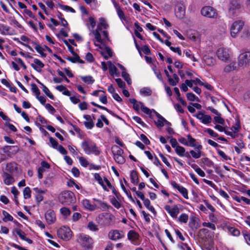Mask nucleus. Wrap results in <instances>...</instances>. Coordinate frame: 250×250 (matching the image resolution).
<instances>
[{"mask_svg":"<svg viewBox=\"0 0 250 250\" xmlns=\"http://www.w3.org/2000/svg\"><path fill=\"white\" fill-rule=\"evenodd\" d=\"M81 146L84 152L88 155L94 154L95 155H99L101 153L96 144L91 140L83 141Z\"/></svg>","mask_w":250,"mask_h":250,"instance_id":"nucleus-1","label":"nucleus"},{"mask_svg":"<svg viewBox=\"0 0 250 250\" xmlns=\"http://www.w3.org/2000/svg\"><path fill=\"white\" fill-rule=\"evenodd\" d=\"M59 201L62 204L68 205L74 203L76 198L73 192L70 190L62 191L59 195Z\"/></svg>","mask_w":250,"mask_h":250,"instance_id":"nucleus-2","label":"nucleus"},{"mask_svg":"<svg viewBox=\"0 0 250 250\" xmlns=\"http://www.w3.org/2000/svg\"><path fill=\"white\" fill-rule=\"evenodd\" d=\"M77 241L83 247L88 249L92 247L94 243L93 239L90 236L83 233L77 235Z\"/></svg>","mask_w":250,"mask_h":250,"instance_id":"nucleus-3","label":"nucleus"},{"mask_svg":"<svg viewBox=\"0 0 250 250\" xmlns=\"http://www.w3.org/2000/svg\"><path fill=\"white\" fill-rule=\"evenodd\" d=\"M238 60V65L239 67H245L250 66V52L247 51L241 53Z\"/></svg>","mask_w":250,"mask_h":250,"instance_id":"nucleus-4","label":"nucleus"},{"mask_svg":"<svg viewBox=\"0 0 250 250\" xmlns=\"http://www.w3.org/2000/svg\"><path fill=\"white\" fill-rule=\"evenodd\" d=\"M244 25V22L242 21L239 20L234 21L230 27L231 36L235 38L243 29Z\"/></svg>","mask_w":250,"mask_h":250,"instance_id":"nucleus-5","label":"nucleus"},{"mask_svg":"<svg viewBox=\"0 0 250 250\" xmlns=\"http://www.w3.org/2000/svg\"><path fill=\"white\" fill-rule=\"evenodd\" d=\"M201 13L202 15L209 18H216L217 13L216 10L211 6H205L202 8Z\"/></svg>","mask_w":250,"mask_h":250,"instance_id":"nucleus-6","label":"nucleus"},{"mask_svg":"<svg viewBox=\"0 0 250 250\" xmlns=\"http://www.w3.org/2000/svg\"><path fill=\"white\" fill-rule=\"evenodd\" d=\"M71 231L68 228H60L57 230L58 237L65 241L69 240L71 237Z\"/></svg>","mask_w":250,"mask_h":250,"instance_id":"nucleus-7","label":"nucleus"},{"mask_svg":"<svg viewBox=\"0 0 250 250\" xmlns=\"http://www.w3.org/2000/svg\"><path fill=\"white\" fill-rule=\"evenodd\" d=\"M93 200V209L95 210L97 209H105L109 208H112L110 206H108L106 203L102 202L101 200L94 198Z\"/></svg>","mask_w":250,"mask_h":250,"instance_id":"nucleus-8","label":"nucleus"},{"mask_svg":"<svg viewBox=\"0 0 250 250\" xmlns=\"http://www.w3.org/2000/svg\"><path fill=\"white\" fill-rule=\"evenodd\" d=\"M166 210L170 215L173 218H177V215L179 213L180 210L177 205H175L171 208L169 205L165 207Z\"/></svg>","mask_w":250,"mask_h":250,"instance_id":"nucleus-9","label":"nucleus"},{"mask_svg":"<svg viewBox=\"0 0 250 250\" xmlns=\"http://www.w3.org/2000/svg\"><path fill=\"white\" fill-rule=\"evenodd\" d=\"M216 54L218 58L223 61H227L229 57L228 49L224 48H219Z\"/></svg>","mask_w":250,"mask_h":250,"instance_id":"nucleus-10","label":"nucleus"},{"mask_svg":"<svg viewBox=\"0 0 250 250\" xmlns=\"http://www.w3.org/2000/svg\"><path fill=\"white\" fill-rule=\"evenodd\" d=\"M175 10V15L179 19H183L185 15V7L181 3H178Z\"/></svg>","mask_w":250,"mask_h":250,"instance_id":"nucleus-11","label":"nucleus"},{"mask_svg":"<svg viewBox=\"0 0 250 250\" xmlns=\"http://www.w3.org/2000/svg\"><path fill=\"white\" fill-rule=\"evenodd\" d=\"M108 236L112 240H117L121 239L124 237V234L122 231L119 230H114L109 232Z\"/></svg>","mask_w":250,"mask_h":250,"instance_id":"nucleus-12","label":"nucleus"},{"mask_svg":"<svg viewBox=\"0 0 250 250\" xmlns=\"http://www.w3.org/2000/svg\"><path fill=\"white\" fill-rule=\"evenodd\" d=\"M45 218L49 225L54 223L56 220L55 212L51 209L48 210L45 214Z\"/></svg>","mask_w":250,"mask_h":250,"instance_id":"nucleus-13","label":"nucleus"},{"mask_svg":"<svg viewBox=\"0 0 250 250\" xmlns=\"http://www.w3.org/2000/svg\"><path fill=\"white\" fill-rule=\"evenodd\" d=\"M187 140L188 146L194 147V148L197 150H200L202 149V146L201 145H196V139L192 138L190 134L187 135Z\"/></svg>","mask_w":250,"mask_h":250,"instance_id":"nucleus-14","label":"nucleus"},{"mask_svg":"<svg viewBox=\"0 0 250 250\" xmlns=\"http://www.w3.org/2000/svg\"><path fill=\"white\" fill-rule=\"evenodd\" d=\"M241 5L236 0H232L230 3L229 12L232 15H234L236 13V11L240 8Z\"/></svg>","mask_w":250,"mask_h":250,"instance_id":"nucleus-15","label":"nucleus"},{"mask_svg":"<svg viewBox=\"0 0 250 250\" xmlns=\"http://www.w3.org/2000/svg\"><path fill=\"white\" fill-rule=\"evenodd\" d=\"M139 234L136 231L133 230H130L127 233V238L128 240L131 241V242L136 244L137 241L139 238Z\"/></svg>","mask_w":250,"mask_h":250,"instance_id":"nucleus-16","label":"nucleus"},{"mask_svg":"<svg viewBox=\"0 0 250 250\" xmlns=\"http://www.w3.org/2000/svg\"><path fill=\"white\" fill-rule=\"evenodd\" d=\"M14 231L22 240L26 241L27 243L30 244L33 243V241L31 239L26 237L25 233L21 229H16L14 230Z\"/></svg>","mask_w":250,"mask_h":250,"instance_id":"nucleus-17","label":"nucleus"},{"mask_svg":"<svg viewBox=\"0 0 250 250\" xmlns=\"http://www.w3.org/2000/svg\"><path fill=\"white\" fill-rule=\"evenodd\" d=\"M35 64L32 63L31 66L38 72L41 71V68L44 67V64L39 59H35L34 61Z\"/></svg>","mask_w":250,"mask_h":250,"instance_id":"nucleus-18","label":"nucleus"},{"mask_svg":"<svg viewBox=\"0 0 250 250\" xmlns=\"http://www.w3.org/2000/svg\"><path fill=\"white\" fill-rule=\"evenodd\" d=\"M34 190L37 193V195H36V200L38 202V204H39L40 203L43 199V197L42 194L45 193V191L38 189V188H34Z\"/></svg>","mask_w":250,"mask_h":250,"instance_id":"nucleus-19","label":"nucleus"},{"mask_svg":"<svg viewBox=\"0 0 250 250\" xmlns=\"http://www.w3.org/2000/svg\"><path fill=\"white\" fill-rule=\"evenodd\" d=\"M73 57H70L68 56L67 57L65 58V59L67 60L72 62V63H75L76 62H79L80 63H84V62L81 60L79 56V55L76 54L75 55H73Z\"/></svg>","mask_w":250,"mask_h":250,"instance_id":"nucleus-20","label":"nucleus"},{"mask_svg":"<svg viewBox=\"0 0 250 250\" xmlns=\"http://www.w3.org/2000/svg\"><path fill=\"white\" fill-rule=\"evenodd\" d=\"M91 104L93 106H95L97 107H98V108H100L101 109H103V110H104L106 111L107 112H108L109 114H110L111 115H112L114 117H116L118 119H121L120 117L119 116H118L115 113H114L112 111L108 109H107L106 107H105L104 106H102V105H100L99 104H97L96 103H95L94 102H92L91 103Z\"/></svg>","mask_w":250,"mask_h":250,"instance_id":"nucleus-21","label":"nucleus"},{"mask_svg":"<svg viewBox=\"0 0 250 250\" xmlns=\"http://www.w3.org/2000/svg\"><path fill=\"white\" fill-rule=\"evenodd\" d=\"M203 59L206 64L208 66L213 65L215 63V59L213 57L208 55H205Z\"/></svg>","mask_w":250,"mask_h":250,"instance_id":"nucleus-22","label":"nucleus"},{"mask_svg":"<svg viewBox=\"0 0 250 250\" xmlns=\"http://www.w3.org/2000/svg\"><path fill=\"white\" fill-rule=\"evenodd\" d=\"M111 149L114 155H122L124 153V150L116 145L113 146Z\"/></svg>","mask_w":250,"mask_h":250,"instance_id":"nucleus-23","label":"nucleus"},{"mask_svg":"<svg viewBox=\"0 0 250 250\" xmlns=\"http://www.w3.org/2000/svg\"><path fill=\"white\" fill-rule=\"evenodd\" d=\"M131 182L136 185L139 182L138 173L136 171L132 170L130 172Z\"/></svg>","mask_w":250,"mask_h":250,"instance_id":"nucleus-24","label":"nucleus"},{"mask_svg":"<svg viewBox=\"0 0 250 250\" xmlns=\"http://www.w3.org/2000/svg\"><path fill=\"white\" fill-rule=\"evenodd\" d=\"M107 63L108 64V68L110 74L111 75L116 74L118 71L117 67L110 61L108 62Z\"/></svg>","mask_w":250,"mask_h":250,"instance_id":"nucleus-25","label":"nucleus"},{"mask_svg":"<svg viewBox=\"0 0 250 250\" xmlns=\"http://www.w3.org/2000/svg\"><path fill=\"white\" fill-rule=\"evenodd\" d=\"M233 199L238 203H240L241 201H243L246 204L250 205V199L244 196H235L233 197Z\"/></svg>","mask_w":250,"mask_h":250,"instance_id":"nucleus-26","label":"nucleus"},{"mask_svg":"<svg viewBox=\"0 0 250 250\" xmlns=\"http://www.w3.org/2000/svg\"><path fill=\"white\" fill-rule=\"evenodd\" d=\"M14 182L13 177L9 174L6 173L5 174V178L4 180V183L7 185L12 184Z\"/></svg>","mask_w":250,"mask_h":250,"instance_id":"nucleus-27","label":"nucleus"},{"mask_svg":"<svg viewBox=\"0 0 250 250\" xmlns=\"http://www.w3.org/2000/svg\"><path fill=\"white\" fill-rule=\"evenodd\" d=\"M237 68L235 62H232L229 64L227 65L224 68V71L227 73L230 72V71L235 70Z\"/></svg>","mask_w":250,"mask_h":250,"instance_id":"nucleus-28","label":"nucleus"},{"mask_svg":"<svg viewBox=\"0 0 250 250\" xmlns=\"http://www.w3.org/2000/svg\"><path fill=\"white\" fill-rule=\"evenodd\" d=\"M185 149L184 147L180 146H176L175 148V152L179 156L184 157V153L185 152Z\"/></svg>","mask_w":250,"mask_h":250,"instance_id":"nucleus-29","label":"nucleus"},{"mask_svg":"<svg viewBox=\"0 0 250 250\" xmlns=\"http://www.w3.org/2000/svg\"><path fill=\"white\" fill-rule=\"evenodd\" d=\"M140 94L145 96H150L152 94V91L149 87H144L141 89L140 91Z\"/></svg>","mask_w":250,"mask_h":250,"instance_id":"nucleus-30","label":"nucleus"},{"mask_svg":"<svg viewBox=\"0 0 250 250\" xmlns=\"http://www.w3.org/2000/svg\"><path fill=\"white\" fill-rule=\"evenodd\" d=\"M94 177H95V179L97 181H98L99 184L100 185H101L103 187V188L104 190L108 191V190L106 188L105 186L104 185V182H103V180H102V178L100 176V174H98V173H95V175H94Z\"/></svg>","mask_w":250,"mask_h":250,"instance_id":"nucleus-31","label":"nucleus"},{"mask_svg":"<svg viewBox=\"0 0 250 250\" xmlns=\"http://www.w3.org/2000/svg\"><path fill=\"white\" fill-rule=\"evenodd\" d=\"M82 203L84 208L87 209H89L91 210H93V204H91L90 202V201L87 199L83 200L82 201Z\"/></svg>","mask_w":250,"mask_h":250,"instance_id":"nucleus-32","label":"nucleus"},{"mask_svg":"<svg viewBox=\"0 0 250 250\" xmlns=\"http://www.w3.org/2000/svg\"><path fill=\"white\" fill-rule=\"evenodd\" d=\"M2 214H3V216H4V218L2 219L3 221L6 222L8 221H13V217L6 211L3 210Z\"/></svg>","mask_w":250,"mask_h":250,"instance_id":"nucleus-33","label":"nucleus"},{"mask_svg":"<svg viewBox=\"0 0 250 250\" xmlns=\"http://www.w3.org/2000/svg\"><path fill=\"white\" fill-rule=\"evenodd\" d=\"M129 101L133 104V109L138 111L140 109V107H141V104H139V102L137 103L136 100L135 99H129Z\"/></svg>","mask_w":250,"mask_h":250,"instance_id":"nucleus-34","label":"nucleus"},{"mask_svg":"<svg viewBox=\"0 0 250 250\" xmlns=\"http://www.w3.org/2000/svg\"><path fill=\"white\" fill-rule=\"evenodd\" d=\"M81 79L84 83H85L87 84L93 83L94 82V80L93 79L92 77L91 76H82Z\"/></svg>","mask_w":250,"mask_h":250,"instance_id":"nucleus-35","label":"nucleus"},{"mask_svg":"<svg viewBox=\"0 0 250 250\" xmlns=\"http://www.w3.org/2000/svg\"><path fill=\"white\" fill-rule=\"evenodd\" d=\"M188 219V216L186 213H182L178 218V220L180 223H186Z\"/></svg>","mask_w":250,"mask_h":250,"instance_id":"nucleus-36","label":"nucleus"},{"mask_svg":"<svg viewBox=\"0 0 250 250\" xmlns=\"http://www.w3.org/2000/svg\"><path fill=\"white\" fill-rule=\"evenodd\" d=\"M187 98L188 101H197L199 102V98L196 97L193 93L190 92V93H188L187 94Z\"/></svg>","mask_w":250,"mask_h":250,"instance_id":"nucleus-37","label":"nucleus"},{"mask_svg":"<svg viewBox=\"0 0 250 250\" xmlns=\"http://www.w3.org/2000/svg\"><path fill=\"white\" fill-rule=\"evenodd\" d=\"M31 191L30 188L27 187L24 188L23 191V194L24 199L30 198L31 196Z\"/></svg>","mask_w":250,"mask_h":250,"instance_id":"nucleus-38","label":"nucleus"},{"mask_svg":"<svg viewBox=\"0 0 250 250\" xmlns=\"http://www.w3.org/2000/svg\"><path fill=\"white\" fill-rule=\"evenodd\" d=\"M43 91L44 93L51 100H54V96L50 92L48 88L44 85H43Z\"/></svg>","mask_w":250,"mask_h":250,"instance_id":"nucleus-39","label":"nucleus"},{"mask_svg":"<svg viewBox=\"0 0 250 250\" xmlns=\"http://www.w3.org/2000/svg\"><path fill=\"white\" fill-rule=\"evenodd\" d=\"M60 212L62 215L65 217L70 215L71 213V211L70 210V209L66 207L62 208L60 209Z\"/></svg>","mask_w":250,"mask_h":250,"instance_id":"nucleus-40","label":"nucleus"},{"mask_svg":"<svg viewBox=\"0 0 250 250\" xmlns=\"http://www.w3.org/2000/svg\"><path fill=\"white\" fill-rule=\"evenodd\" d=\"M92 33L94 35L96 41L99 42H102L101 36L98 29H96L92 31Z\"/></svg>","mask_w":250,"mask_h":250,"instance_id":"nucleus-41","label":"nucleus"},{"mask_svg":"<svg viewBox=\"0 0 250 250\" xmlns=\"http://www.w3.org/2000/svg\"><path fill=\"white\" fill-rule=\"evenodd\" d=\"M178 190L182 194L186 199H188V190L184 187L181 186Z\"/></svg>","mask_w":250,"mask_h":250,"instance_id":"nucleus-42","label":"nucleus"},{"mask_svg":"<svg viewBox=\"0 0 250 250\" xmlns=\"http://www.w3.org/2000/svg\"><path fill=\"white\" fill-rule=\"evenodd\" d=\"M139 104H141V108L143 112L149 115L151 114L152 111L150 109L144 106L143 103L139 102Z\"/></svg>","mask_w":250,"mask_h":250,"instance_id":"nucleus-43","label":"nucleus"},{"mask_svg":"<svg viewBox=\"0 0 250 250\" xmlns=\"http://www.w3.org/2000/svg\"><path fill=\"white\" fill-rule=\"evenodd\" d=\"M31 90L33 92H34L35 94L36 97L40 94V91L38 87H37V85L35 83H32L31 84Z\"/></svg>","mask_w":250,"mask_h":250,"instance_id":"nucleus-44","label":"nucleus"},{"mask_svg":"<svg viewBox=\"0 0 250 250\" xmlns=\"http://www.w3.org/2000/svg\"><path fill=\"white\" fill-rule=\"evenodd\" d=\"M14 148V146H6L0 149V153L6 154L10 152V150Z\"/></svg>","mask_w":250,"mask_h":250,"instance_id":"nucleus-45","label":"nucleus"},{"mask_svg":"<svg viewBox=\"0 0 250 250\" xmlns=\"http://www.w3.org/2000/svg\"><path fill=\"white\" fill-rule=\"evenodd\" d=\"M114 159L119 164H123L125 159L122 155H114Z\"/></svg>","mask_w":250,"mask_h":250,"instance_id":"nucleus-46","label":"nucleus"},{"mask_svg":"<svg viewBox=\"0 0 250 250\" xmlns=\"http://www.w3.org/2000/svg\"><path fill=\"white\" fill-rule=\"evenodd\" d=\"M88 228L91 231H96L98 230L97 226L93 222H90L87 225Z\"/></svg>","mask_w":250,"mask_h":250,"instance_id":"nucleus-47","label":"nucleus"},{"mask_svg":"<svg viewBox=\"0 0 250 250\" xmlns=\"http://www.w3.org/2000/svg\"><path fill=\"white\" fill-rule=\"evenodd\" d=\"M31 43L33 45H35V49L39 54L42 53V52L44 50V49L39 44L36 42H31Z\"/></svg>","mask_w":250,"mask_h":250,"instance_id":"nucleus-48","label":"nucleus"},{"mask_svg":"<svg viewBox=\"0 0 250 250\" xmlns=\"http://www.w3.org/2000/svg\"><path fill=\"white\" fill-rule=\"evenodd\" d=\"M190 153L191 156L195 159L199 158L201 156V150H198L197 152H195L193 150H191L190 151Z\"/></svg>","mask_w":250,"mask_h":250,"instance_id":"nucleus-49","label":"nucleus"},{"mask_svg":"<svg viewBox=\"0 0 250 250\" xmlns=\"http://www.w3.org/2000/svg\"><path fill=\"white\" fill-rule=\"evenodd\" d=\"M79 160L81 165L82 166L84 167H87V166L89 165V162L84 157H80L79 158Z\"/></svg>","mask_w":250,"mask_h":250,"instance_id":"nucleus-50","label":"nucleus"},{"mask_svg":"<svg viewBox=\"0 0 250 250\" xmlns=\"http://www.w3.org/2000/svg\"><path fill=\"white\" fill-rule=\"evenodd\" d=\"M214 120L216 123H219L221 125L225 124V120L223 118L221 117V115H217L214 117Z\"/></svg>","mask_w":250,"mask_h":250,"instance_id":"nucleus-51","label":"nucleus"},{"mask_svg":"<svg viewBox=\"0 0 250 250\" xmlns=\"http://www.w3.org/2000/svg\"><path fill=\"white\" fill-rule=\"evenodd\" d=\"M229 231L234 236H238L240 234V231L234 227H230Z\"/></svg>","mask_w":250,"mask_h":250,"instance_id":"nucleus-52","label":"nucleus"},{"mask_svg":"<svg viewBox=\"0 0 250 250\" xmlns=\"http://www.w3.org/2000/svg\"><path fill=\"white\" fill-rule=\"evenodd\" d=\"M201 161L208 167H211L213 164V162L208 158H203L201 159Z\"/></svg>","mask_w":250,"mask_h":250,"instance_id":"nucleus-53","label":"nucleus"},{"mask_svg":"<svg viewBox=\"0 0 250 250\" xmlns=\"http://www.w3.org/2000/svg\"><path fill=\"white\" fill-rule=\"evenodd\" d=\"M217 152L218 153V154L222 157L225 160H230V157H229V156H228L223 151L219 149H217Z\"/></svg>","mask_w":250,"mask_h":250,"instance_id":"nucleus-54","label":"nucleus"},{"mask_svg":"<svg viewBox=\"0 0 250 250\" xmlns=\"http://www.w3.org/2000/svg\"><path fill=\"white\" fill-rule=\"evenodd\" d=\"M211 120V117L209 115H205L202 120V122L204 124H208L210 123Z\"/></svg>","mask_w":250,"mask_h":250,"instance_id":"nucleus-55","label":"nucleus"},{"mask_svg":"<svg viewBox=\"0 0 250 250\" xmlns=\"http://www.w3.org/2000/svg\"><path fill=\"white\" fill-rule=\"evenodd\" d=\"M49 142L51 144V146L53 148L55 149H57L58 146V142L53 138L50 137L49 138Z\"/></svg>","mask_w":250,"mask_h":250,"instance_id":"nucleus-56","label":"nucleus"},{"mask_svg":"<svg viewBox=\"0 0 250 250\" xmlns=\"http://www.w3.org/2000/svg\"><path fill=\"white\" fill-rule=\"evenodd\" d=\"M132 119L134 120V121H135L138 124H140L142 126H146V124L143 121H142V120L140 117H139L138 116H133L132 117Z\"/></svg>","mask_w":250,"mask_h":250,"instance_id":"nucleus-57","label":"nucleus"},{"mask_svg":"<svg viewBox=\"0 0 250 250\" xmlns=\"http://www.w3.org/2000/svg\"><path fill=\"white\" fill-rule=\"evenodd\" d=\"M115 81L120 88H124L125 86V83L120 78H117L115 79Z\"/></svg>","mask_w":250,"mask_h":250,"instance_id":"nucleus-58","label":"nucleus"},{"mask_svg":"<svg viewBox=\"0 0 250 250\" xmlns=\"http://www.w3.org/2000/svg\"><path fill=\"white\" fill-rule=\"evenodd\" d=\"M100 25L104 27V29H107L108 27V25L107 23L106 20L103 18H101L99 19Z\"/></svg>","mask_w":250,"mask_h":250,"instance_id":"nucleus-59","label":"nucleus"},{"mask_svg":"<svg viewBox=\"0 0 250 250\" xmlns=\"http://www.w3.org/2000/svg\"><path fill=\"white\" fill-rule=\"evenodd\" d=\"M111 203L117 208H119L121 207V204L115 198H113L111 199Z\"/></svg>","mask_w":250,"mask_h":250,"instance_id":"nucleus-60","label":"nucleus"},{"mask_svg":"<svg viewBox=\"0 0 250 250\" xmlns=\"http://www.w3.org/2000/svg\"><path fill=\"white\" fill-rule=\"evenodd\" d=\"M140 139L146 145H149L150 143V141L148 139V138L146 137V136L144 134H141Z\"/></svg>","mask_w":250,"mask_h":250,"instance_id":"nucleus-61","label":"nucleus"},{"mask_svg":"<svg viewBox=\"0 0 250 250\" xmlns=\"http://www.w3.org/2000/svg\"><path fill=\"white\" fill-rule=\"evenodd\" d=\"M84 125L87 129H92L94 126V123L92 121L85 122Z\"/></svg>","mask_w":250,"mask_h":250,"instance_id":"nucleus-62","label":"nucleus"},{"mask_svg":"<svg viewBox=\"0 0 250 250\" xmlns=\"http://www.w3.org/2000/svg\"><path fill=\"white\" fill-rule=\"evenodd\" d=\"M243 234L246 242L248 244L250 245V234L246 231H243Z\"/></svg>","mask_w":250,"mask_h":250,"instance_id":"nucleus-63","label":"nucleus"},{"mask_svg":"<svg viewBox=\"0 0 250 250\" xmlns=\"http://www.w3.org/2000/svg\"><path fill=\"white\" fill-rule=\"evenodd\" d=\"M117 13L118 16L121 20H124V21L126 20L124 13L121 8L117 10Z\"/></svg>","mask_w":250,"mask_h":250,"instance_id":"nucleus-64","label":"nucleus"}]
</instances>
